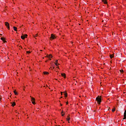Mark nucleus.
<instances>
[{
    "label": "nucleus",
    "instance_id": "nucleus-1",
    "mask_svg": "<svg viewBox=\"0 0 126 126\" xmlns=\"http://www.w3.org/2000/svg\"><path fill=\"white\" fill-rule=\"evenodd\" d=\"M96 101L97 102V103L99 104H101V96H98L97 97H96Z\"/></svg>",
    "mask_w": 126,
    "mask_h": 126
},
{
    "label": "nucleus",
    "instance_id": "nucleus-2",
    "mask_svg": "<svg viewBox=\"0 0 126 126\" xmlns=\"http://www.w3.org/2000/svg\"><path fill=\"white\" fill-rule=\"evenodd\" d=\"M5 26H6L7 29H8V30H9L10 28H9V23H8V22H5Z\"/></svg>",
    "mask_w": 126,
    "mask_h": 126
},
{
    "label": "nucleus",
    "instance_id": "nucleus-3",
    "mask_svg": "<svg viewBox=\"0 0 126 126\" xmlns=\"http://www.w3.org/2000/svg\"><path fill=\"white\" fill-rule=\"evenodd\" d=\"M31 101L33 105H35V98L31 96Z\"/></svg>",
    "mask_w": 126,
    "mask_h": 126
},
{
    "label": "nucleus",
    "instance_id": "nucleus-4",
    "mask_svg": "<svg viewBox=\"0 0 126 126\" xmlns=\"http://www.w3.org/2000/svg\"><path fill=\"white\" fill-rule=\"evenodd\" d=\"M50 38L51 40H54V39H56V36L53 34H51Z\"/></svg>",
    "mask_w": 126,
    "mask_h": 126
},
{
    "label": "nucleus",
    "instance_id": "nucleus-5",
    "mask_svg": "<svg viewBox=\"0 0 126 126\" xmlns=\"http://www.w3.org/2000/svg\"><path fill=\"white\" fill-rule=\"evenodd\" d=\"M102 1L103 2V3L105 4H107V3H108V2H107V0H102Z\"/></svg>",
    "mask_w": 126,
    "mask_h": 126
},
{
    "label": "nucleus",
    "instance_id": "nucleus-6",
    "mask_svg": "<svg viewBox=\"0 0 126 126\" xmlns=\"http://www.w3.org/2000/svg\"><path fill=\"white\" fill-rule=\"evenodd\" d=\"M0 39L2 40V41H3L4 43H6V41L4 40V38L1 37Z\"/></svg>",
    "mask_w": 126,
    "mask_h": 126
},
{
    "label": "nucleus",
    "instance_id": "nucleus-7",
    "mask_svg": "<svg viewBox=\"0 0 126 126\" xmlns=\"http://www.w3.org/2000/svg\"><path fill=\"white\" fill-rule=\"evenodd\" d=\"M61 75H62V76L64 77V78H65L66 76H65V74L64 73H62Z\"/></svg>",
    "mask_w": 126,
    "mask_h": 126
},
{
    "label": "nucleus",
    "instance_id": "nucleus-8",
    "mask_svg": "<svg viewBox=\"0 0 126 126\" xmlns=\"http://www.w3.org/2000/svg\"><path fill=\"white\" fill-rule=\"evenodd\" d=\"M21 39H22L23 40H24V39H25V36L24 35H22L21 36Z\"/></svg>",
    "mask_w": 126,
    "mask_h": 126
},
{
    "label": "nucleus",
    "instance_id": "nucleus-9",
    "mask_svg": "<svg viewBox=\"0 0 126 126\" xmlns=\"http://www.w3.org/2000/svg\"><path fill=\"white\" fill-rule=\"evenodd\" d=\"M63 93L65 97H67V93H66L65 92H63Z\"/></svg>",
    "mask_w": 126,
    "mask_h": 126
},
{
    "label": "nucleus",
    "instance_id": "nucleus-10",
    "mask_svg": "<svg viewBox=\"0 0 126 126\" xmlns=\"http://www.w3.org/2000/svg\"><path fill=\"white\" fill-rule=\"evenodd\" d=\"M13 29L14 31H17V28L15 27H13Z\"/></svg>",
    "mask_w": 126,
    "mask_h": 126
},
{
    "label": "nucleus",
    "instance_id": "nucleus-11",
    "mask_svg": "<svg viewBox=\"0 0 126 126\" xmlns=\"http://www.w3.org/2000/svg\"><path fill=\"white\" fill-rule=\"evenodd\" d=\"M110 57L111 59H113L114 58V54L110 55Z\"/></svg>",
    "mask_w": 126,
    "mask_h": 126
},
{
    "label": "nucleus",
    "instance_id": "nucleus-12",
    "mask_svg": "<svg viewBox=\"0 0 126 126\" xmlns=\"http://www.w3.org/2000/svg\"><path fill=\"white\" fill-rule=\"evenodd\" d=\"M47 58H53V56H52V55H49L47 56Z\"/></svg>",
    "mask_w": 126,
    "mask_h": 126
},
{
    "label": "nucleus",
    "instance_id": "nucleus-13",
    "mask_svg": "<svg viewBox=\"0 0 126 126\" xmlns=\"http://www.w3.org/2000/svg\"><path fill=\"white\" fill-rule=\"evenodd\" d=\"M14 94H15V95H17L18 94L17 93V92H16V90H15L14 91Z\"/></svg>",
    "mask_w": 126,
    "mask_h": 126
},
{
    "label": "nucleus",
    "instance_id": "nucleus-14",
    "mask_svg": "<svg viewBox=\"0 0 126 126\" xmlns=\"http://www.w3.org/2000/svg\"><path fill=\"white\" fill-rule=\"evenodd\" d=\"M15 105H16L15 102H13L12 104V107H14V106H15Z\"/></svg>",
    "mask_w": 126,
    "mask_h": 126
},
{
    "label": "nucleus",
    "instance_id": "nucleus-15",
    "mask_svg": "<svg viewBox=\"0 0 126 126\" xmlns=\"http://www.w3.org/2000/svg\"><path fill=\"white\" fill-rule=\"evenodd\" d=\"M67 121H69V120H70V118H69V116H67V118H66Z\"/></svg>",
    "mask_w": 126,
    "mask_h": 126
},
{
    "label": "nucleus",
    "instance_id": "nucleus-16",
    "mask_svg": "<svg viewBox=\"0 0 126 126\" xmlns=\"http://www.w3.org/2000/svg\"><path fill=\"white\" fill-rule=\"evenodd\" d=\"M115 111H116V108H113V109L112 110V112H115Z\"/></svg>",
    "mask_w": 126,
    "mask_h": 126
},
{
    "label": "nucleus",
    "instance_id": "nucleus-17",
    "mask_svg": "<svg viewBox=\"0 0 126 126\" xmlns=\"http://www.w3.org/2000/svg\"><path fill=\"white\" fill-rule=\"evenodd\" d=\"M55 64L56 65V66H58L59 65V64H60L58 63H55Z\"/></svg>",
    "mask_w": 126,
    "mask_h": 126
},
{
    "label": "nucleus",
    "instance_id": "nucleus-18",
    "mask_svg": "<svg viewBox=\"0 0 126 126\" xmlns=\"http://www.w3.org/2000/svg\"><path fill=\"white\" fill-rule=\"evenodd\" d=\"M44 74H49V73L48 72H44Z\"/></svg>",
    "mask_w": 126,
    "mask_h": 126
},
{
    "label": "nucleus",
    "instance_id": "nucleus-19",
    "mask_svg": "<svg viewBox=\"0 0 126 126\" xmlns=\"http://www.w3.org/2000/svg\"><path fill=\"white\" fill-rule=\"evenodd\" d=\"M124 116L126 117V110L124 112Z\"/></svg>",
    "mask_w": 126,
    "mask_h": 126
},
{
    "label": "nucleus",
    "instance_id": "nucleus-20",
    "mask_svg": "<svg viewBox=\"0 0 126 126\" xmlns=\"http://www.w3.org/2000/svg\"><path fill=\"white\" fill-rule=\"evenodd\" d=\"M27 54H30L31 52L30 51H27Z\"/></svg>",
    "mask_w": 126,
    "mask_h": 126
},
{
    "label": "nucleus",
    "instance_id": "nucleus-21",
    "mask_svg": "<svg viewBox=\"0 0 126 126\" xmlns=\"http://www.w3.org/2000/svg\"><path fill=\"white\" fill-rule=\"evenodd\" d=\"M50 68L51 69H54L55 68V67H51Z\"/></svg>",
    "mask_w": 126,
    "mask_h": 126
},
{
    "label": "nucleus",
    "instance_id": "nucleus-22",
    "mask_svg": "<svg viewBox=\"0 0 126 126\" xmlns=\"http://www.w3.org/2000/svg\"><path fill=\"white\" fill-rule=\"evenodd\" d=\"M126 116H124V118H123V120H126Z\"/></svg>",
    "mask_w": 126,
    "mask_h": 126
},
{
    "label": "nucleus",
    "instance_id": "nucleus-23",
    "mask_svg": "<svg viewBox=\"0 0 126 126\" xmlns=\"http://www.w3.org/2000/svg\"><path fill=\"white\" fill-rule=\"evenodd\" d=\"M120 72H124V70H120Z\"/></svg>",
    "mask_w": 126,
    "mask_h": 126
},
{
    "label": "nucleus",
    "instance_id": "nucleus-24",
    "mask_svg": "<svg viewBox=\"0 0 126 126\" xmlns=\"http://www.w3.org/2000/svg\"><path fill=\"white\" fill-rule=\"evenodd\" d=\"M24 36L25 37V38H26V37H27V34H25Z\"/></svg>",
    "mask_w": 126,
    "mask_h": 126
},
{
    "label": "nucleus",
    "instance_id": "nucleus-25",
    "mask_svg": "<svg viewBox=\"0 0 126 126\" xmlns=\"http://www.w3.org/2000/svg\"><path fill=\"white\" fill-rule=\"evenodd\" d=\"M38 36V34H36L34 37H37Z\"/></svg>",
    "mask_w": 126,
    "mask_h": 126
},
{
    "label": "nucleus",
    "instance_id": "nucleus-26",
    "mask_svg": "<svg viewBox=\"0 0 126 126\" xmlns=\"http://www.w3.org/2000/svg\"><path fill=\"white\" fill-rule=\"evenodd\" d=\"M62 116L63 117V116H64V114H62Z\"/></svg>",
    "mask_w": 126,
    "mask_h": 126
},
{
    "label": "nucleus",
    "instance_id": "nucleus-27",
    "mask_svg": "<svg viewBox=\"0 0 126 126\" xmlns=\"http://www.w3.org/2000/svg\"><path fill=\"white\" fill-rule=\"evenodd\" d=\"M58 60H56V63H58Z\"/></svg>",
    "mask_w": 126,
    "mask_h": 126
},
{
    "label": "nucleus",
    "instance_id": "nucleus-28",
    "mask_svg": "<svg viewBox=\"0 0 126 126\" xmlns=\"http://www.w3.org/2000/svg\"><path fill=\"white\" fill-rule=\"evenodd\" d=\"M66 105H67V104H68V102H67L66 103Z\"/></svg>",
    "mask_w": 126,
    "mask_h": 126
},
{
    "label": "nucleus",
    "instance_id": "nucleus-29",
    "mask_svg": "<svg viewBox=\"0 0 126 126\" xmlns=\"http://www.w3.org/2000/svg\"><path fill=\"white\" fill-rule=\"evenodd\" d=\"M62 95H63V92H61Z\"/></svg>",
    "mask_w": 126,
    "mask_h": 126
},
{
    "label": "nucleus",
    "instance_id": "nucleus-30",
    "mask_svg": "<svg viewBox=\"0 0 126 126\" xmlns=\"http://www.w3.org/2000/svg\"><path fill=\"white\" fill-rule=\"evenodd\" d=\"M63 111H62V114H63Z\"/></svg>",
    "mask_w": 126,
    "mask_h": 126
},
{
    "label": "nucleus",
    "instance_id": "nucleus-31",
    "mask_svg": "<svg viewBox=\"0 0 126 126\" xmlns=\"http://www.w3.org/2000/svg\"><path fill=\"white\" fill-rule=\"evenodd\" d=\"M61 106H63V104H61Z\"/></svg>",
    "mask_w": 126,
    "mask_h": 126
}]
</instances>
